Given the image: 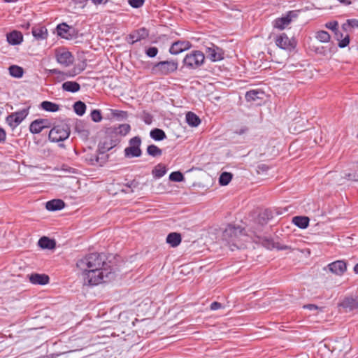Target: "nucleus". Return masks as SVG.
Segmentation results:
<instances>
[{"label":"nucleus","mask_w":358,"mask_h":358,"mask_svg":"<svg viewBox=\"0 0 358 358\" xmlns=\"http://www.w3.org/2000/svg\"><path fill=\"white\" fill-rule=\"evenodd\" d=\"M232 179V174L229 172H223L219 178V182L221 185H227Z\"/></svg>","instance_id":"e433bc0d"},{"label":"nucleus","mask_w":358,"mask_h":358,"mask_svg":"<svg viewBox=\"0 0 358 358\" xmlns=\"http://www.w3.org/2000/svg\"><path fill=\"white\" fill-rule=\"evenodd\" d=\"M292 222L301 229H306L309 224V218L306 216H296L292 218Z\"/></svg>","instance_id":"393cba45"},{"label":"nucleus","mask_w":358,"mask_h":358,"mask_svg":"<svg viewBox=\"0 0 358 358\" xmlns=\"http://www.w3.org/2000/svg\"><path fill=\"white\" fill-rule=\"evenodd\" d=\"M248 128L246 127H242L241 128L237 129L235 133L238 135H243L248 131Z\"/></svg>","instance_id":"864d4df0"},{"label":"nucleus","mask_w":358,"mask_h":358,"mask_svg":"<svg viewBox=\"0 0 358 358\" xmlns=\"http://www.w3.org/2000/svg\"><path fill=\"white\" fill-rule=\"evenodd\" d=\"M74 112H85L86 105L81 101H76L73 105Z\"/></svg>","instance_id":"79ce46f5"},{"label":"nucleus","mask_w":358,"mask_h":358,"mask_svg":"<svg viewBox=\"0 0 358 358\" xmlns=\"http://www.w3.org/2000/svg\"><path fill=\"white\" fill-rule=\"evenodd\" d=\"M38 245L43 249H53L55 247V242L44 236L39 239Z\"/></svg>","instance_id":"bb28decb"},{"label":"nucleus","mask_w":358,"mask_h":358,"mask_svg":"<svg viewBox=\"0 0 358 358\" xmlns=\"http://www.w3.org/2000/svg\"><path fill=\"white\" fill-rule=\"evenodd\" d=\"M169 180L174 182H181L184 180V176L181 172L174 171L169 175Z\"/></svg>","instance_id":"ea45409f"},{"label":"nucleus","mask_w":358,"mask_h":358,"mask_svg":"<svg viewBox=\"0 0 358 358\" xmlns=\"http://www.w3.org/2000/svg\"><path fill=\"white\" fill-rule=\"evenodd\" d=\"M64 202L61 199H53L46 203L45 207L50 211H55L64 207Z\"/></svg>","instance_id":"aec40b11"},{"label":"nucleus","mask_w":358,"mask_h":358,"mask_svg":"<svg viewBox=\"0 0 358 358\" xmlns=\"http://www.w3.org/2000/svg\"><path fill=\"white\" fill-rule=\"evenodd\" d=\"M338 23L337 21H331L327 23H326L325 27L335 32L336 35L338 34Z\"/></svg>","instance_id":"37998d69"},{"label":"nucleus","mask_w":358,"mask_h":358,"mask_svg":"<svg viewBox=\"0 0 358 358\" xmlns=\"http://www.w3.org/2000/svg\"><path fill=\"white\" fill-rule=\"evenodd\" d=\"M275 44L281 49L291 51L296 47V42L294 38H289L285 34H281L277 36Z\"/></svg>","instance_id":"1a4fd4ad"},{"label":"nucleus","mask_w":358,"mask_h":358,"mask_svg":"<svg viewBox=\"0 0 358 358\" xmlns=\"http://www.w3.org/2000/svg\"><path fill=\"white\" fill-rule=\"evenodd\" d=\"M95 4H100L102 3L103 0H91Z\"/></svg>","instance_id":"13d9d810"},{"label":"nucleus","mask_w":358,"mask_h":358,"mask_svg":"<svg viewBox=\"0 0 358 358\" xmlns=\"http://www.w3.org/2000/svg\"><path fill=\"white\" fill-rule=\"evenodd\" d=\"M6 131L0 127V143H3L6 141Z\"/></svg>","instance_id":"5fc2aeb1"},{"label":"nucleus","mask_w":358,"mask_h":358,"mask_svg":"<svg viewBox=\"0 0 358 358\" xmlns=\"http://www.w3.org/2000/svg\"><path fill=\"white\" fill-rule=\"evenodd\" d=\"M206 54L208 59L212 62H217L224 59V51L222 48L210 43V45L206 47Z\"/></svg>","instance_id":"9d476101"},{"label":"nucleus","mask_w":358,"mask_h":358,"mask_svg":"<svg viewBox=\"0 0 358 358\" xmlns=\"http://www.w3.org/2000/svg\"><path fill=\"white\" fill-rule=\"evenodd\" d=\"M354 271L356 273H358V263L355 266Z\"/></svg>","instance_id":"052dcab7"},{"label":"nucleus","mask_w":358,"mask_h":358,"mask_svg":"<svg viewBox=\"0 0 358 358\" xmlns=\"http://www.w3.org/2000/svg\"><path fill=\"white\" fill-rule=\"evenodd\" d=\"M141 139L138 136L131 138L129 142V146L124 149V155L127 157H138L141 155L140 148Z\"/></svg>","instance_id":"0eeeda50"},{"label":"nucleus","mask_w":358,"mask_h":358,"mask_svg":"<svg viewBox=\"0 0 358 358\" xmlns=\"http://www.w3.org/2000/svg\"><path fill=\"white\" fill-rule=\"evenodd\" d=\"M150 137L155 141H162L166 138L165 132L160 129H154L150 132Z\"/></svg>","instance_id":"c85d7f7f"},{"label":"nucleus","mask_w":358,"mask_h":358,"mask_svg":"<svg viewBox=\"0 0 358 358\" xmlns=\"http://www.w3.org/2000/svg\"><path fill=\"white\" fill-rule=\"evenodd\" d=\"M77 267L82 274L87 273L88 271H96L99 268L108 265L102 257L96 253H92L79 259L76 264Z\"/></svg>","instance_id":"f257e3e1"},{"label":"nucleus","mask_w":358,"mask_h":358,"mask_svg":"<svg viewBox=\"0 0 358 358\" xmlns=\"http://www.w3.org/2000/svg\"><path fill=\"white\" fill-rule=\"evenodd\" d=\"M50 72L54 74H62V76H64V78L75 76L76 75L79 73V72H77L76 70L71 71H69L66 73H62L61 71H58L57 69H52V70H50Z\"/></svg>","instance_id":"a19ab883"},{"label":"nucleus","mask_w":358,"mask_h":358,"mask_svg":"<svg viewBox=\"0 0 358 358\" xmlns=\"http://www.w3.org/2000/svg\"><path fill=\"white\" fill-rule=\"evenodd\" d=\"M32 34L36 40H43L48 36V31L44 27H34Z\"/></svg>","instance_id":"5701e85b"},{"label":"nucleus","mask_w":358,"mask_h":358,"mask_svg":"<svg viewBox=\"0 0 358 358\" xmlns=\"http://www.w3.org/2000/svg\"><path fill=\"white\" fill-rule=\"evenodd\" d=\"M222 307V305L221 303H218V302H213L211 303L210 305V309L212 310H218L220 309V308Z\"/></svg>","instance_id":"603ef678"},{"label":"nucleus","mask_w":358,"mask_h":358,"mask_svg":"<svg viewBox=\"0 0 358 358\" xmlns=\"http://www.w3.org/2000/svg\"><path fill=\"white\" fill-rule=\"evenodd\" d=\"M28 278L30 282L34 285H45L49 282V277L45 274L31 273Z\"/></svg>","instance_id":"f3484780"},{"label":"nucleus","mask_w":358,"mask_h":358,"mask_svg":"<svg viewBox=\"0 0 358 358\" xmlns=\"http://www.w3.org/2000/svg\"><path fill=\"white\" fill-rule=\"evenodd\" d=\"M148 36L149 31L147 29L142 27L129 34L127 38V41L128 43L134 44L136 42L147 38Z\"/></svg>","instance_id":"9b49d317"},{"label":"nucleus","mask_w":358,"mask_h":358,"mask_svg":"<svg viewBox=\"0 0 358 358\" xmlns=\"http://www.w3.org/2000/svg\"><path fill=\"white\" fill-rule=\"evenodd\" d=\"M129 5L133 8H140L143 5L144 0H128Z\"/></svg>","instance_id":"a18cd8bd"},{"label":"nucleus","mask_w":358,"mask_h":358,"mask_svg":"<svg viewBox=\"0 0 358 358\" xmlns=\"http://www.w3.org/2000/svg\"><path fill=\"white\" fill-rule=\"evenodd\" d=\"M30 108V107H29L27 109H23L20 112H23V113H25V112H27V110Z\"/></svg>","instance_id":"69168bd1"},{"label":"nucleus","mask_w":358,"mask_h":358,"mask_svg":"<svg viewBox=\"0 0 358 358\" xmlns=\"http://www.w3.org/2000/svg\"><path fill=\"white\" fill-rule=\"evenodd\" d=\"M272 248H275L278 250H292V248L290 246L281 244L279 242L273 243H272Z\"/></svg>","instance_id":"c03bdc74"},{"label":"nucleus","mask_w":358,"mask_h":358,"mask_svg":"<svg viewBox=\"0 0 358 358\" xmlns=\"http://www.w3.org/2000/svg\"><path fill=\"white\" fill-rule=\"evenodd\" d=\"M205 55L201 51H193L184 58V64L189 68L196 69L200 66L204 62Z\"/></svg>","instance_id":"423d86ee"},{"label":"nucleus","mask_w":358,"mask_h":358,"mask_svg":"<svg viewBox=\"0 0 358 358\" xmlns=\"http://www.w3.org/2000/svg\"><path fill=\"white\" fill-rule=\"evenodd\" d=\"M357 138H358V134H357Z\"/></svg>","instance_id":"774afa93"},{"label":"nucleus","mask_w":358,"mask_h":358,"mask_svg":"<svg viewBox=\"0 0 358 358\" xmlns=\"http://www.w3.org/2000/svg\"><path fill=\"white\" fill-rule=\"evenodd\" d=\"M303 308L305 309H308L310 311H314V310H320V311H322V308H320L318 307L316 305H314V304H308V305H304L303 306Z\"/></svg>","instance_id":"de8ad7c7"},{"label":"nucleus","mask_w":358,"mask_h":358,"mask_svg":"<svg viewBox=\"0 0 358 358\" xmlns=\"http://www.w3.org/2000/svg\"><path fill=\"white\" fill-rule=\"evenodd\" d=\"M62 88L64 90L70 92H76L80 90V85L73 81H67L62 84Z\"/></svg>","instance_id":"a878e982"},{"label":"nucleus","mask_w":358,"mask_h":358,"mask_svg":"<svg viewBox=\"0 0 358 358\" xmlns=\"http://www.w3.org/2000/svg\"><path fill=\"white\" fill-rule=\"evenodd\" d=\"M41 107L48 112H57L61 109L59 105L48 101H43L41 103Z\"/></svg>","instance_id":"cd10ccee"},{"label":"nucleus","mask_w":358,"mask_h":358,"mask_svg":"<svg viewBox=\"0 0 358 358\" xmlns=\"http://www.w3.org/2000/svg\"><path fill=\"white\" fill-rule=\"evenodd\" d=\"M166 173V166L162 164H157L152 170V173L156 178L164 176Z\"/></svg>","instance_id":"2f4dec72"},{"label":"nucleus","mask_w":358,"mask_h":358,"mask_svg":"<svg viewBox=\"0 0 358 358\" xmlns=\"http://www.w3.org/2000/svg\"><path fill=\"white\" fill-rule=\"evenodd\" d=\"M51 122L47 119H38L33 121L30 126L29 130L32 134H39L45 128H49Z\"/></svg>","instance_id":"4468645a"},{"label":"nucleus","mask_w":358,"mask_h":358,"mask_svg":"<svg viewBox=\"0 0 358 358\" xmlns=\"http://www.w3.org/2000/svg\"><path fill=\"white\" fill-rule=\"evenodd\" d=\"M245 237L243 229L240 227L229 225L223 232V238L231 245L239 248L242 247V238Z\"/></svg>","instance_id":"7ed1b4c3"},{"label":"nucleus","mask_w":358,"mask_h":358,"mask_svg":"<svg viewBox=\"0 0 358 358\" xmlns=\"http://www.w3.org/2000/svg\"><path fill=\"white\" fill-rule=\"evenodd\" d=\"M316 38L322 43H327L330 40V35L326 31H319L316 33Z\"/></svg>","instance_id":"58836bf2"},{"label":"nucleus","mask_w":358,"mask_h":358,"mask_svg":"<svg viewBox=\"0 0 358 358\" xmlns=\"http://www.w3.org/2000/svg\"><path fill=\"white\" fill-rule=\"evenodd\" d=\"M347 23L349 26L353 28H358V20L357 19H350L347 20Z\"/></svg>","instance_id":"3c124183"},{"label":"nucleus","mask_w":358,"mask_h":358,"mask_svg":"<svg viewBox=\"0 0 358 358\" xmlns=\"http://www.w3.org/2000/svg\"><path fill=\"white\" fill-rule=\"evenodd\" d=\"M329 270L337 275H343L347 270L346 263L341 260L335 261L328 264Z\"/></svg>","instance_id":"dca6fc26"},{"label":"nucleus","mask_w":358,"mask_h":358,"mask_svg":"<svg viewBox=\"0 0 358 358\" xmlns=\"http://www.w3.org/2000/svg\"><path fill=\"white\" fill-rule=\"evenodd\" d=\"M344 178L348 180L358 181V163L353 166V171L345 173Z\"/></svg>","instance_id":"72a5a7b5"},{"label":"nucleus","mask_w":358,"mask_h":358,"mask_svg":"<svg viewBox=\"0 0 358 358\" xmlns=\"http://www.w3.org/2000/svg\"><path fill=\"white\" fill-rule=\"evenodd\" d=\"M144 121L145 124H150L152 123V117L148 115L146 117H145Z\"/></svg>","instance_id":"6e6d98bb"},{"label":"nucleus","mask_w":358,"mask_h":358,"mask_svg":"<svg viewBox=\"0 0 358 358\" xmlns=\"http://www.w3.org/2000/svg\"><path fill=\"white\" fill-rule=\"evenodd\" d=\"M131 130L130 125L128 124H120L115 129V132L117 134L124 136L129 134Z\"/></svg>","instance_id":"f704fd0d"},{"label":"nucleus","mask_w":358,"mask_h":358,"mask_svg":"<svg viewBox=\"0 0 358 358\" xmlns=\"http://www.w3.org/2000/svg\"><path fill=\"white\" fill-rule=\"evenodd\" d=\"M337 1L345 6H349L352 3V1L350 0H337Z\"/></svg>","instance_id":"4d7b16f0"},{"label":"nucleus","mask_w":358,"mask_h":358,"mask_svg":"<svg viewBox=\"0 0 358 358\" xmlns=\"http://www.w3.org/2000/svg\"><path fill=\"white\" fill-rule=\"evenodd\" d=\"M77 114L79 115H83L84 113H77Z\"/></svg>","instance_id":"338daca9"},{"label":"nucleus","mask_w":358,"mask_h":358,"mask_svg":"<svg viewBox=\"0 0 358 358\" xmlns=\"http://www.w3.org/2000/svg\"><path fill=\"white\" fill-rule=\"evenodd\" d=\"M56 59L58 63L64 66H69L73 62L72 54L65 50H59L56 52Z\"/></svg>","instance_id":"f8f14e48"},{"label":"nucleus","mask_w":358,"mask_h":358,"mask_svg":"<svg viewBox=\"0 0 358 358\" xmlns=\"http://www.w3.org/2000/svg\"><path fill=\"white\" fill-rule=\"evenodd\" d=\"M341 306L350 310L358 309V299L346 298L341 303Z\"/></svg>","instance_id":"b1692460"},{"label":"nucleus","mask_w":358,"mask_h":358,"mask_svg":"<svg viewBox=\"0 0 358 358\" xmlns=\"http://www.w3.org/2000/svg\"><path fill=\"white\" fill-rule=\"evenodd\" d=\"M350 43V38H349V36H346L343 40H341L339 43H338V46L340 48H345Z\"/></svg>","instance_id":"09e8293b"},{"label":"nucleus","mask_w":358,"mask_h":358,"mask_svg":"<svg viewBox=\"0 0 358 358\" xmlns=\"http://www.w3.org/2000/svg\"><path fill=\"white\" fill-rule=\"evenodd\" d=\"M186 121L191 127H197L201 123V120L196 113H186Z\"/></svg>","instance_id":"c756f323"},{"label":"nucleus","mask_w":358,"mask_h":358,"mask_svg":"<svg viewBox=\"0 0 358 358\" xmlns=\"http://www.w3.org/2000/svg\"><path fill=\"white\" fill-rule=\"evenodd\" d=\"M110 112H116V113H118V112H123L122 110H110Z\"/></svg>","instance_id":"e2e57ef3"},{"label":"nucleus","mask_w":358,"mask_h":358,"mask_svg":"<svg viewBox=\"0 0 358 358\" xmlns=\"http://www.w3.org/2000/svg\"><path fill=\"white\" fill-rule=\"evenodd\" d=\"M29 26H30L29 23H26L24 25H22V27H24L26 29H28L29 27Z\"/></svg>","instance_id":"680f3d73"},{"label":"nucleus","mask_w":358,"mask_h":358,"mask_svg":"<svg viewBox=\"0 0 358 358\" xmlns=\"http://www.w3.org/2000/svg\"><path fill=\"white\" fill-rule=\"evenodd\" d=\"M178 63L177 61H162L156 63L152 68V73L158 76H166L171 74L178 69Z\"/></svg>","instance_id":"20e7f679"},{"label":"nucleus","mask_w":358,"mask_h":358,"mask_svg":"<svg viewBox=\"0 0 358 358\" xmlns=\"http://www.w3.org/2000/svg\"><path fill=\"white\" fill-rule=\"evenodd\" d=\"M350 350V347L349 343L347 342V341L341 340L340 341H338L336 343V345L334 348V351H345L347 352Z\"/></svg>","instance_id":"473e14b6"},{"label":"nucleus","mask_w":358,"mask_h":358,"mask_svg":"<svg viewBox=\"0 0 358 358\" xmlns=\"http://www.w3.org/2000/svg\"><path fill=\"white\" fill-rule=\"evenodd\" d=\"M70 134L68 125H58L53 127L49 132V139L52 142H60L66 140Z\"/></svg>","instance_id":"39448f33"},{"label":"nucleus","mask_w":358,"mask_h":358,"mask_svg":"<svg viewBox=\"0 0 358 358\" xmlns=\"http://www.w3.org/2000/svg\"><path fill=\"white\" fill-rule=\"evenodd\" d=\"M23 41V36L21 32L13 31L7 34V41L11 45H18Z\"/></svg>","instance_id":"6ab92c4d"},{"label":"nucleus","mask_w":358,"mask_h":358,"mask_svg":"<svg viewBox=\"0 0 358 358\" xmlns=\"http://www.w3.org/2000/svg\"><path fill=\"white\" fill-rule=\"evenodd\" d=\"M191 43L187 41H178L174 42L170 48L169 52L172 55H178L191 48Z\"/></svg>","instance_id":"2eb2a0df"},{"label":"nucleus","mask_w":358,"mask_h":358,"mask_svg":"<svg viewBox=\"0 0 358 358\" xmlns=\"http://www.w3.org/2000/svg\"><path fill=\"white\" fill-rule=\"evenodd\" d=\"M23 69L16 65H13L9 67L10 74L15 78H21L23 75Z\"/></svg>","instance_id":"c9c22d12"},{"label":"nucleus","mask_w":358,"mask_h":358,"mask_svg":"<svg viewBox=\"0 0 358 358\" xmlns=\"http://www.w3.org/2000/svg\"><path fill=\"white\" fill-rule=\"evenodd\" d=\"M265 96L264 92L259 89L250 90L245 94L247 101L255 103L257 105H259Z\"/></svg>","instance_id":"ddd939ff"},{"label":"nucleus","mask_w":358,"mask_h":358,"mask_svg":"<svg viewBox=\"0 0 358 358\" xmlns=\"http://www.w3.org/2000/svg\"><path fill=\"white\" fill-rule=\"evenodd\" d=\"M115 145V142H113L111 139L109 138H105L99 143V150L100 152L104 153L112 149Z\"/></svg>","instance_id":"412c9836"},{"label":"nucleus","mask_w":358,"mask_h":358,"mask_svg":"<svg viewBox=\"0 0 358 358\" xmlns=\"http://www.w3.org/2000/svg\"><path fill=\"white\" fill-rule=\"evenodd\" d=\"M4 1H5L6 2H8V3H10V2H15V1H16L17 0H4Z\"/></svg>","instance_id":"0e129e2a"},{"label":"nucleus","mask_w":358,"mask_h":358,"mask_svg":"<svg viewBox=\"0 0 358 358\" xmlns=\"http://www.w3.org/2000/svg\"><path fill=\"white\" fill-rule=\"evenodd\" d=\"M70 27L65 23L60 24L57 27V34L61 37L69 39L70 34H68Z\"/></svg>","instance_id":"7c9ffc66"},{"label":"nucleus","mask_w":358,"mask_h":358,"mask_svg":"<svg viewBox=\"0 0 358 358\" xmlns=\"http://www.w3.org/2000/svg\"><path fill=\"white\" fill-rule=\"evenodd\" d=\"M297 16V11H289L285 16L275 19L273 22V27L282 30L290 24L293 19L296 18Z\"/></svg>","instance_id":"6e6552de"},{"label":"nucleus","mask_w":358,"mask_h":358,"mask_svg":"<svg viewBox=\"0 0 358 358\" xmlns=\"http://www.w3.org/2000/svg\"><path fill=\"white\" fill-rule=\"evenodd\" d=\"M181 240L180 234L176 232L169 234L166 237V243L173 248L179 245Z\"/></svg>","instance_id":"4be33fe9"},{"label":"nucleus","mask_w":358,"mask_h":358,"mask_svg":"<svg viewBox=\"0 0 358 358\" xmlns=\"http://www.w3.org/2000/svg\"><path fill=\"white\" fill-rule=\"evenodd\" d=\"M111 274V268L108 265L99 268L96 271H88L87 273L82 274L85 284L88 285H97L109 278Z\"/></svg>","instance_id":"f03ea898"},{"label":"nucleus","mask_w":358,"mask_h":358,"mask_svg":"<svg viewBox=\"0 0 358 358\" xmlns=\"http://www.w3.org/2000/svg\"><path fill=\"white\" fill-rule=\"evenodd\" d=\"M90 110H91L90 112H94V113L101 112V110L100 109H97V108H91Z\"/></svg>","instance_id":"bf43d9fd"},{"label":"nucleus","mask_w":358,"mask_h":358,"mask_svg":"<svg viewBox=\"0 0 358 358\" xmlns=\"http://www.w3.org/2000/svg\"><path fill=\"white\" fill-rule=\"evenodd\" d=\"M147 152L150 156L158 157L162 155V151L157 145H150L147 148Z\"/></svg>","instance_id":"4c0bfd02"},{"label":"nucleus","mask_w":358,"mask_h":358,"mask_svg":"<svg viewBox=\"0 0 358 358\" xmlns=\"http://www.w3.org/2000/svg\"><path fill=\"white\" fill-rule=\"evenodd\" d=\"M24 113H11L6 117L7 124L13 129L17 127L23 120Z\"/></svg>","instance_id":"a211bd4d"},{"label":"nucleus","mask_w":358,"mask_h":358,"mask_svg":"<svg viewBox=\"0 0 358 358\" xmlns=\"http://www.w3.org/2000/svg\"><path fill=\"white\" fill-rule=\"evenodd\" d=\"M145 53L149 57H155L158 53V49L156 47H150Z\"/></svg>","instance_id":"49530a36"},{"label":"nucleus","mask_w":358,"mask_h":358,"mask_svg":"<svg viewBox=\"0 0 358 358\" xmlns=\"http://www.w3.org/2000/svg\"><path fill=\"white\" fill-rule=\"evenodd\" d=\"M92 120L95 122H99L101 120V113H90Z\"/></svg>","instance_id":"8fccbe9b"}]
</instances>
